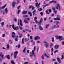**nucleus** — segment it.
<instances>
[{"instance_id": "nucleus-1", "label": "nucleus", "mask_w": 64, "mask_h": 64, "mask_svg": "<svg viewBox=\"0 0 64 64\" xmlns=\"http://www.w3.org/2000/svg\"><path fill=\"white\" fill-rule=\"evenodd\" d=\"M40 4H41V3H40L38 4V2H36L35 4L36 6V7L37 9L38 10H39V11H41L42 10V8H40L39 9V7L40 6Z\"/></svg>"}, {"instance_id": "nucleus-2", "label": "nucleus", "mask_w": 64, "mask_h": 64, "mask_svg": "<svg viewBox=\"0 0 64 64\" xmlns=\"http://www.w3.org/2000/svg\"><path fill=\"white\" fill-rule=\"evenodd\" d=\"M18 25L19 26L20 24L21 26H23V24H22V21L21 19H18Z\"/></svg>"}, {"instance_id": "nucleus-3", "label": "nucleus", "mask_w": 64, "mask_h": 64, "mask_svg": "<svg viewBox=\"0 0 64 64\" xmlns=\"http://www.w3.org/2000/svg\"><path fill=\"white\" fill-rule=\"evenodd\" d=\"M36 49V46H34V50H32V56H34V57H36V55L34 54V51H35Z\"/></svg>"}, {"instance_id": "nucleus-4", "label": "nucleus", "mask_w": 64, "mask_h": 64, "mask_svg": "<svg viewBox=\"0 0 64 64\" xmlns=\"http://www.w3.org/2000/svg\"><path fill=\"white\" fill-rule=\"evenodd\" d=\"M56 8L57 10H61V9L60 8V6L59 4H56Z\"/></svg>"}, {"instance_id": "nucleus-5", "label": "nucleus", "mask_w": 64, "mask_h": 64, "mask_svg": "<svg viewBox=\"0 0 64 64\" xmlns=\"http://www.w3.org/2000/svg\"><path fill=\"white\" fill-rule=\"evenodd\" d=\"M8 12V10H7V8H6L4 9V11L3 12V15H4L5 14H7Z\"/></svg>"}, {"instance_id": "nucleus-6", "label": "nucleus", "mask_w": 64, "mask_h": 64, "mask_svg": "<svg viewBox=\"0 0 64 64\" xmlns=\"http://www.w3.org/2000/svg\"><path fill=\"white\" fill-rule=\"evenodd\" d=\"M43 43L46 48H48L49 46V43L45 41Z\"/></svg>"}, {"instance_id": "nucleus-7", "label": "nucleus", "mask_w": 64, "mask_h": 64, "mask_svg": "<svg viewBox=\"0 0 64 64\" xmlns=\"http://www.w3.org/2000/svg\"><path fill=\"white\" fill-rule=\"evenodd\" d=\"M62 37H63L60 36H55L56 39H59L60 41H61V40H62Z\"/></svg>"}, {"instance_id": "nucleus-8", "label": "nucleus", "mask_w": 64, "mask_h": 64, "mask_svg": "<svg viewBox=\"0 0 64 64\" xmlns=\"http://www.w3.org/2000/svg\"><path fill=\"white\" fill-rule=\"evenodd\" d=\"M18 51H16L14 52V59H16V58L17 54H18Z\"/></svg>"}, {"instance_id": "nucleus-9", "label": "nucleus", "mask_w": 64, "mask_h": 64, "mask_svg": "<svg viewBox=\"0 0 64 64\" xmlns=\"http://www.w3.org/2000/svg\"><path fill=\"white\" fill-rule=\"evenodd\" d=\"M0 57L2 59H4V54L2 52H0Z\"/></svg>"}, {"instance_id": "nucleus-10", "label": "nucleus", "mask_w": 64, "mask_h": 64, "mask_svg": "<svg viewBox=\"0 0 64 64\" xmlns=\"http://www.w3.org/2000/svg\"><path fill=\"white\" fill-rule=\"evenodd\" d=\"M54 20H60V17L58 16V17H56V18H54Z\"/></svg>"}, {"instance_id": "nucleus-11", "label": "nucleus", "mask_w": 64, "mask_h": 64, "mask_svg": "<svg viewBox=\"0 0 64 64\" xmlns=\"http://www.w3.org/2000/svg\"><path fill=\"white\" fill-rule=\"evenodd\" d=\"M15 33L14 32H12V38H14L15 37H16V36H15V35H16Z\"/></svg>"}, {"instance_id": "nucleus-12", "label": "nucleus", "mask_w": 64, "mask_h": 64, "mask_svg": "<svg viewBox=\"0 0 64 64\" xmlns=\"http://www.w3.org/2000/svg\"><path fill=\"white\" fill-rule=\"evenodd\" d=\"M52 10H54V12L55 14H56V13H57V10H55L56 9H55V7H52Z\"/></svg>"}, {"instance_id": "nucleus-13", "label": "nucleus", "mask_w": 64, "mask_h": 64, "mask_svg": "<svg viewBox=\"0 0 64 64\" xmlns=\"http://www.w3.org/2000/svg\"><path fill=\"white\" fill-rule=\"evenodd\" d=\"M40 39V37L39 36H36L34 38V40H39Z\"/></svg>"}, {"instance_id": "nucleus-14", "label": "nucleus", "mask_w": 64, "mask_h": 64, "mask_svg": "<svg viewBox=\"0 0 64 64\" xmlns=\"http://www.w3.org/2000/svg\"><path fill=\"white\" fill-rule=\"evenodd\" d=\"M12 8H14L15 7V4H16V2H14L12 3Z\"/></svg>"}, {"instance_id": "nucleus-15", "label": "nucleus", "mask_w": 64, "mask_h": 64, "mask_svg": "<svg viewBox=\"0 0 64 64\" xmlns=\"http://www.w3.org/2000/svg\"><path fill=\"white\" fill-rule=\"evenodd\" d=\"M42 21H43V18H42L40 19V21L39 22H38V25H41V23L42 22Z\"/></svg>"}, {"instance_id": "nucleus-16", "label": "nucleus", "mask_w": 64, "mask_h": 64, "mask_svg": "<svg viewBox=\"0 0 64 64\" xmlns=\"http://www.w3.org/2000/svg\"><path fill=\"white\" fill-rule=\"evenodd\" d=\"M57 60L58 62V63H61V60H60V58H57Z\"/></svg>"}, {"instance_id": "nucleus-17", "label": "nucleus", "mask_w": 64, "mask_h": 64, "mask_svg": "<svg viewBox=\"0 0 64 64\" xmlns=\"http://www.w3.org/2000/svg\"><path fill=\"white\" fill-rule=\"evenodd\" d=\"M39 29L40 30H43V28L42 27V26L40 25L39 26Z\"/></svg>"}, {"instance_id": "nucleus-18", "label": "nucleus", "mask_w": 64, "mask_h": 64, "mask_svg": "<svg viewBox=\"0 0 64 64\" xmlns=\"http://www.w3.org/2000/svg\"><path fill=\"white\" fill-rule=\"evenodd\" d=\"M48 56L47 55V54H46V53L44 54V56H46L48 58L50 57V54H48Z\"/></svg>"}, {"instance_id": "nucleus-19", "label": "nucleus", "mask_w": 64, "mask_h": 64, "mask_svg": "<svg viewBox=\"0 0 64 64\" xmlns=\"http://www.w3.org/2000/svg\"><path fill=\"white\" fill-rule=\"evenodd\" d=\"M59 48V45H58L57 44H56L54 46V48L55 49H58Z\"/></svg>"}, {"instance_id": "nucleus-20", "label": "nucleus", "mask_w": 64, "mask_h": 64, "mask_svg": "<svg viewBox=\"0 0 64 64\" xmlns=\"http://www.w3.org/2000/svg\"><path fill=\"white\" fill-rule=\"evenodd\" d=\"M14 30H17L19 29V28L18 26H17L16 27H15L13 29Z\"/></svg>"}, {"instance_id": "nucleus-21", "label": "nucleus", "mask_w": 64, "mask_h": 64, "mask_svg": "<svg viewBox=\"0 0 64 64\" xmlns=\"http://www.w3.org/2000/svg\"><path fill=\"white\" fill-rule=\"evenodd\" d=\"M59 27V25L58 24H56L54 26V28H58Z\"/></svg>"}, {"instance_id": "nucleus-22", "label": "nucleus", "mask_w": 64, "mask_h": 64, "mask_svg": "<svg viewBox=\"0 0 64 64\" xmlns=\"http://www.w3.org/2000/svg\"><path fill=\"white\" fill-rule=\"evenodd\" d=\"M16 39H15V40L16 41H18V36H16Z\"/></svg>"}, {"instance_id": "nucleus-23", "label": "nucleus", "mask_w": 64, "mask_h": 64, "mask_svg": "<svg viewBox=\"0 0 64 64\" xmlns=\"http://www.w3.org/2000/svg\"><path fill=\"white\" fill-rule=\"evenodd\" d=\"M22 13L23 14H27V12L26 11H24L22 12Z\"/></svg>"}, {"instance_id": "nucleus-24", "label": "nucleus", "mask_w": 64, "mask_h": 64, "mask_svg": "<svg viewBox=\"0 0 64 64\" xmlns=\"http://www.w3.org/2000/svg\"><path fill=\"white\" fill-rule=\"evenodd\" d=\"M36 13V10H34V11L32 12L33 15L34 16V14Z\"/></svg>"}, {"instance_id": "nucleus-25", "label": "nucleus", "mask_w": 64, "mask_h": 64, "mask_svg": "<svg viewBox=\"0 0 64 64\" xmlns=\"http://www.w3.org/2000/svg\"><path fill=\"white\" fill-rule=\"evenodd\" d=\"M24 23H26L27 24L28 23V22L27 21V20H26V19H25L24 20Z\"/></svg>"}, {"instance_id": "nucleus-26", "label": "nucleus", "mask_w": 64, "mask_h": 64, "mask_svg": "<svg viewBox=\"0 0 64 64\" xmlns=\"http://www.w3.org/2000/svg\"><path fill=\"white\" fill-rule=\"evenodd\" d=\"M7 59H8V60H10V56L9 55H7Z\"/></svg>"}, {"instance_id": "nucleus-27", "label": "nucleus", "mask_w": 64, "mask_h": 64, "mask_svg": "<svg viewBox=\"0 0 64 64\" xmlns=\"http://www.w3.org/2000/svg\"><path fill=\"white\" fill-rule=\"evenodd\" d=\"M28 14L30 15V16H32V14L31 13V12H28Z\"/></svg>"}, {"instance_id": "nucleus-28", "label": "nucleus", "mask_w": 64, "mask_h": 64, "mask_svg": "<svg viewBox=\"0 0 64 64\" xmlns=\"http://www.w3.org/2000/svg\"><path fill=\"white\" fill-rule=\"evenodd\" d=\"M6 6V4L4 5V6H3L1 8L2 9H3L4 8H5V7Z\"/></svg>"}, {"instance_id": "nucleus-29", "label": "nucleus", "mask_w": 64, "mask_h": 64, "mask_svg": "<svg viewBox=\"0 0 64 64\" xmlns=\"http://www.w3.org/2000/svg\"><path fill=\"white\" fill-rule=\"evenodd\" d=\"M22 44H24V38H23L22 40Z\"/></svg>"}, {"instance_id": "nucleus-30", "label": "nucleus", "mask_w": 64, "mask_h": 64, "mask_svg": "<svg viewBox=\"0 0 64 64\" xmlns=\"http://www.w3.org/2000/svg\"><path fill=\"white\" fill-rule=\"evenodd\" d=\"M4 25V22H2L1 23L2 26L3 27Z\"/></svg>"}, {"instance_id": "nucleus-31", "label": "nucleus", "mask_w": 64, "mask_h": 64, "mask_svg": "<svg viewBox=\"0 0 64 64\" xmlns=\"http://www.w3.org/2000/svg\"><path fill=\"white\" fill-rule=\"evenodd\" d=\"M11 63L12 64H15V62H14V61L12 60L11 62Z\"/></svg>"}, {"instance_id": "nucleus-32", "label": "nucleus", "mask_w": 64, "mask_h": 64, "mask_svg": "<svg viewBox=\"0 0 64 64\" xmlns=\"http://www.w3.org/2000/svg\"><path fill=\"white\" fill-rule=\"evenodd\" d=\"M26 48L25 47L24 48V49L23 50V53H25V51H26Z\"/></svg>"}, {"instance_id": "nucleus-33", "label": "nucleus", "mask_w": 64, "mask_h": 64, "mask_svg": "<svg viewBox=\"0 0 64 64\" xmlns=\"http://www.w3.org/2000/svg\"><path fill=\"white\" fill-rule=\"evenodd\" d=\"M29 38H28V39H26V38H25L24 39V40L26 42H27V41H28V40H29Z\"/></svg>"}, {"instance_id": "nucleus-34", "label": "nucleus", "mask_w": 64, "mask_h": 64, "mask_svg": "<svg viewBox=\"0 0 64 64\" xmlns=\"http://www.w3.org/2000/svg\"><path fill=\"white\" fill-rule=\"evenodd\" d=\"M61 57H62V58L61 59V60H62V59H64V56L63 55H62L61 56Z\"/></svg>"}, {"instance_id": "nucleus-35", "label": "nucleus", "mask_w": 64, "mask_h": 64, "mask_svg": "<svg viewBox=\"0 0 64 64\" xmlns=\"http://www.w3.org/2000/svg\"><path fill=\"white\" fill-rule=\"evenodd\" d=\"M49 24H47L46 25V28H48V27H49Z\"/></svg>"}, {"instance_id": "nucleus-36", "label": "nucleus", "mask_w": 64, "mask_h": 64, "mask_svg": "<svg viewBox=\"0 0 64 64\" xmlns=\"http://www.w3.org/2000/svg\"><path fill=\"white\" fill-rule=\"evenodd\" d=\"M54 23H55L57 24H59V22H57V21H55L54 22Z\"/></svg>"}, {"instance_id": "nucleus-37", "label": "nucleus", "mask_w": 64, "mask_h": 64, "mask_svg": "<svg viewBox=\"0 0 64 64\" xmlns=\"http://www.w3.org/2000/svg\"><path fill=\"white\" fill-rule=\"evenodd\" d=\"M23 17L24 18H26V17H28V15H24Z\"/></svg>"}, {"instance_id": "nucleus-38", "label": "nucleus", "mask_w": 64, "mask_h": 64, "mask_svg": "<svg viewBox=\"0 0 64 64\" xmlns=\"http://www.w3.org/2000/svg\"><path fill=\"white\" fill-rule=\"evenodd\" d=\"M48 10H46V14H49V13H48Z\"/></svg>"}, {"instance_id": "nucleus-39", "label": "nucleus", "mask_w": 64, "mask_h": 64, "mask_svg": "<svg viewBox=\"0 0 64 64\" xmlns=\"http://www.w3.org/2000/svg\"><path fill=\"white\" fill-rule=\"evenodd\" d=\"M20 10H18V14H19L20 13Z\"/></svg>"}, {"instance_id": "nucleus-40", "label": "nucleus", "mask_w": 64, "mask_h": 64, "mask_svg": "<svg viewBox=\"0 0 64 64\" xmlns=\"http://www.w3.org/2000/svg\"><path fill=\"white\" fill-rule=\"evenodd\" d=\"M40 15H41V16H43V12H40Z\"/></svg>"}, {"instance_id": "nucleus-41", "label": "nucleus", "mask_w": 64, "mask_h": 64, "mask_svg": "<svg viewBox=\"0 0 64 64\" xmlns=\"http://www.w3.org/2000/svg\"><path fill=\"white\" fill-rule=\"evenodd\" d=\"M54 41V37L52 38V41L53 42Z\"/></svg>"}, {"instance_id": "nucleus-42", "label": "nucleus", "mask_w": 64, "mask_h": 64, "mask_svg": "<svg viewBox=\"0 0 64 64\" xmlns=\"http://www.w3.org/2000/svg\"><path fill=\"white\" fill-rule=\"evenodd\" d=\"M7 47L6 48L7 49H9V44H8L7 45Z\"/></svg>"}, {"instance_id": "nucleus-43", "label": "nucleus", "mask_w": 64, "mask_h": 64, "mask_svg": "<svg viewBox=\"0 0 64 64\" xmlns=\"http://www.w3.org/2000/svg\"><path fill=\"white\" fill-rule=\"evenodd\" d=\"M33 45H35V42H34L33 43H32Z\"/></svg>"}, {"instance_id": "nucleus-44", "label": "nucleus", "mask_w": 64, "mask_h": 64, "mask_svg": "<svg viewBox=\"0 0 64 64\" xmlns=\"http://www.w3.org/2000/svg\"><path fill=\"white\" fill-rule=\"evenodd\" d=\"M5 36V34H2V37H4Z\"/></svg>"}, {"instance_id": "nucleus-45", "label": "nucleus", "mask_w": 64, "mask_h": 64, "mask_svg": "<svg viewBox=\"0 0 64 64\" xmlns=\"http://www.w3.org/2000/svg\"><path fill=\"white\" fill-rule=\"evenodd\" d=\"M52 46H53V44L51 43L50 45V48H52Z\"/></svg>"}, {"instance_id": "nucleus-46", "label": "nucleus", "mask_w": 64, "mask_h": 64, "mask_svg": "<svg viewBox=\"0 0 64 64\" xmlns=\"http://www.w3.org/2000/svg\"><path fill=\"white\" fill-rule=\"evenodd\" d=\"M39 46H38V48H37V52H38V50H39Z\"/></svg>"}, {"instance_id": "nucleus-47", "label": "nucleus", "mask_w": 64, "mask_h": 64, "mask_svg": "<svg viewBox=\"0 0 64 64\" xmlns=\"http://www.w3.org/2000/svg\"><path fill=\"white\" fill-rule=\"evenodd\" d=\"M53 2H54V0H52L50 2H49V4H51V3H53Z\"/></svg>"}, {"instance_id": "nucleus-48", "label": "nucleus", "mask_w": 64, "mask_h": 64, "mask_svg": "<svg viewBox=\"0 0 64 64\" xmlns=\"http://www.w3.org/2000/svg\"><path fill=\"white\" fill-rule=\"evenodd\" d=\"M19 27H20V30H22L23 29L22 28V27H21V26H20Z\"/></svg>"}, {"instance_id": "nucleus-49", "label": "nucleus", "mask_w": 64, "mask_h": 64, "mask_svg": "<svg viewBox=\"0 0 64 64\" xmlns=\"http://www.w3.org/2000/svg\"><path fill=\"white\" fill-rule=\"evenodd\" d=\"M57 52H58V50H56L54 51V53L55 54Z\"/></svg>"}, {"instance_id": "nucleus-50", "label": "nucleus", "mask_w": 64, "mask_h": 64, "mask_svg": "<svg viewBox=\"0 0 64 64\" xmlns=\"http://www.w3.org/2000/svg\"><path fill=\"white\" fill-rule=\"evenodd\" d=\"M9 42H10V43H11L12 44L13 43V42H11V40H9Z\"/></svg>"}, {"instance_id": "nucleus-51", "label": "nucleus", "mask_w": 64, "mask_h": 64, "mask_svg": "<svg viewBox=\"0 0 64 64\" xmlns=\"http://www.w3.org/2000/svg\"><path fill=\"white\" fill-rule=\"evenodd\" d=\"M35 22L37 24V23H38V21H37V20H35Z\"/></svg>"}, {"instance_id": "nucleus-52", "label": "nucleus", "mask_w": 64, "mask_h": 64, "mask_svg": "<svg viewBox=\"0 0 64 64\" xmlns=\"http://www.w3.org/2000/svg\"><path fill=\"white\" fill-rule=\"evenodd\" d=\"M28 64V62H25L24 63V64Z\"/></svg>"}, {"instance_id": "nucleus-53", "label": "nucleus", "mask_w": 64, "mask_h": 64, "mask_svg": "<svg viewBox=\"0 0 64 64\" xmlns=\"http://www.w3.org/2000/svg\"><path fill=\"white\" fill-rule=\"evenodd\" d=\"M33 6H30L29 8H32Z\"/></svg>"}, {"instance_id": "nucleus-54", "label": "nucleus", "mask_w": 64, "mask_h": 64, "mask_svg": "<svg viewBox=\"0 0 64 64\" xmlns=\"http://www.w3.org/2000/svg\"><path fill=\"white\" fill-rule=\"evenodd\" d=\"M44 21H46V20H47V18H44Z\"/></svg>"}, {"instance_id": "nucleus-55", "label": "nucleus", "mask_w": 64, "mask_h": 64, "mask_svg": "<svg viewBox=\"0 0 64 64\" xmlns=\"http://www.w3.org/2000/svg\"><path fill=\"white\" fill-rule=\"evenodd\" d=\"M49 13H51V9L49 10Z\"/></svg>"}, {"instance_id": "nucleus-56", "label": "nucleus", "mask_w": 64, "mask_h": 64, "mask_svg": "<svg viewBox=\"0 0 64 64\" xmlns=\"http://www.w3.org/2000/svg\"><path fill=\"white\" fill-rule=\"evenodd\" d=\"M42 59H44V56L42 55Z\"/></svg>"}, {"instance_id": "nucleus-57", "label": "nucleus", "mask_w": 64, "mask_h": 64, "mask_svg": "<svg viewBox=\"0 0 64 64\" xmlns=\"http://www.w3.org/2000/svg\"><path fill=\"white\" fill-rule=\"evenodd\" d=\"M36 43H37V44H38L39 43H40V41H37Z\"/></svg>"}, {"instance_id": "nucleus-58", "label": "nucleus", "mask_w": 64, "mask_h": 64, "mask_svg": "<svg viewBox=\"0 0 64 64\" xmlns=\"http://www.w3.org/2000/svg\"><path fill=\"white\" fill-rule=\"evenodd\" d=\"M37 17H35L34 18V20H36V19H37Z\"/></svg>"}, {"instance_id": "nucleus-59", "label": "nucleus", "mask_w": 64, "mask_h": 64, "mask_svg": "<svg viewBox=\"0 0 64 64\" xmlns=\"http://www.w3.org/2000/svg\"><path fill=\"white\" fill-rule=\"evenodd\" d=\"M52 61H55L56 60L54 59H53L52 60Z\"/></svg>"}, {"instance_id": "nucleus-60", "label": "nucleus", "mask_w": 64, "mask_h": 64, "mask_svg": "<svg viewBox=\"0 0 64 64\" xmlns=\"http://www.w3.org/2000/svg\"><path fill=\"white\" fill-rule=\"evenodd\" d=\"M20 45L19 44L18 46V48H20Z\"/></svg>"}, {"instance_id": "nucleus-61", "label": "nucleus", "mask_w": 64, "mask_h": 64, "mask_svg": "<svg viewBox=\"0 0 64 64\" xmlns=\"http://www.w3.org/2000/svg\"><path fill=\"white\" fill-rule=\"evenodd\" d=\"M0 62H2V59L0 58Z\"/></svg>"}, {"instance_id": "nucleus-62", "label": "nucleus", "mask_w": 64, "mask_h": 64, "mask_svg": "<svg viewBox=\"0 0 64 64\" xmlns=\"http://www.w3.org/2000/svg\"><path fill=\"white\" fill-rule=\"evenodd\" d=\"M12 27L13 29L14 28V25L13 24L12 25Z\"/></svg>"}, {"instance_id": "nucleus-63", "label": "nucleus", "mask_w": 64, "mask_h": 64, "mask_svg": "<svg viewBox=\"0 0 64 64\" xmlns=\"http://www.w3.org/2000/svg\"><path fill=\"white\" fill-rule=\"evenodd\" d=\"M20 6H18V7L17 8H18V9H19V8H20Z\"/></svg>"}, {"instance_id": "nucleus-64", "label": "nucleus", "mask_w": 64, "mask_h": 64, "mask_svg": "<svg viewBox=\"0 0 64 64\" xmlns=\"http://www.w3.org/2000/svg\"><path fill=\"white\" fill-rule=\"evenodd\" d=\"M62 44L63 45H64V42H62Z\"/></svg>"}]
</instances>
